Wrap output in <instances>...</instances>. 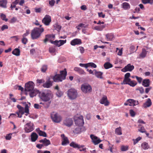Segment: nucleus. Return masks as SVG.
Listing matches in <instances>:
<instances>
[{"mask_svg": "<svg viewBox=\"0 0 153 153\" xmlns=\"http://www.w3.org/2000/svg\"><path fill=\"white\" fill-rule=\"evenodd\" d=\"M23 103L25 105V108L19 105L17 106V107L18 109V111L16 112V114L17 115V117H18L21 118L22 115L25 113V115L26 116H27L29 114V107L28 105L26 104V102H24Z\"/></svg>", "mask_w": 153, "mask_h": 153, "instance_id": "nucleus-1", "label": "nucleus"}, {"mask_svg": "<svg viewBox=\"0 0 153 153\" xmlns=\"http://www.w3.org/2000/svg\"><path fill=\"white\" fill-rule=\"evenodd\" d=\"M44 31L43 27H35L31 31V37L32 39H36L39 38Z\"/></svg>", "mask_w": 153, "mask_h": 153, "instance_id": "nucleus-2", "label": "nucleus"}, {"mask_svg": "<svg viewBox=\"0 0 153 153\" xmlns=\"http://www.w3.org/2000/svg\"><path fill=\"white\" fill-rule=\"evenodd\" d=\"M60 74H56L53 77V79L54 82H61L65 79L67 74L66 68H64L63 70L60 71Z\"/></svg>", "mask_w": 153, "mask_h": 153, "instance_id": "nucleus-3", "label": "nucleus"}, {"mask_svg": "<svg viewBox=\"0 0 153 153\" xmlns=\"http://www.w3.org/2000/svg\"><path fill=\"white\" fill-rule=\"evenodd\" d=\"M41 99L44 102L50 101L53 97V93L49 90H47L42 92L41 93Z\"/></svg>", "mask_w": 153, "mask_h": 153, "instance_id": "nucleus-4", "label": "nucleus"}, {"mask_svg": "<svg viewBox=\"0 0 153 153\" xmlns=\"http://www.w3.org/2000/svg\"><path fill=\"white\" fill-rule=\"evenodd\" d=\"M67 94L69 99L71 100L76 99L78 95L77 90L73 88L69 89L67 91Z\"/></svg>", "mask_w": 153, "mask_h": 153, "instance_id": "nucleus-5", "label": "nucleus"}, {"mask_svg": "<svg viewBox=\"0 0 153 153\" xmlns=\"http://www.w3.org/2000/svg\"><path fill=\"white\" fill-rule=\"evenodd\" d=\"M51 117L52 121L56 123L60 122L62 120L61 117L57 113L53 112L51 114Z\"/></svg>", "mask_w": 153, "mask_h": 153, "instance_id": "nucleus-6", "label": "nucleus"}, {"mask_svg": "<svg viewBox=\"0 0 153 153\" xmlns=\"http://www.w3.org/2000/svg\"><path fill=\"white\" fill-rule=\"evenodd\" d=\"M74 119L76 125L78 126H81L84 124L83 117L82 116H80L78 117L75 116Z\"/></svg>", "mask_w": 153, "mask_h": 153, "instance_id": "nucleus-7", "label": "nucleus"}, {"mask_svg": "<svg viewBox=\"0 0 153 153\" xmlns=\"http://www.w3.org/2000/svg\"><path fill=\"white\" fill-rule=\"evenodd\" d=\"M81 89L84 93H89L91 91L92 88L90 85L86 83L82 85Z\"/></svg>", "mask_w": 153, "mask_h": 153, "instance_id": "nucleus-8", "label": "nucleus"}, {"mask_svg": "<svg viewBox=\"0 0 153 153\" xmlns=\"http://www.w3.org/2000/svg\"><path fill=\"white\" fill-rule=\"evenodd\" d=\"M34 128V124L31 122H30L25 125V132L26 133H29L32 131Z\"/></svg>", "mask_w": 153, "mask_h": 153, "instance_id": "nucleus-9", "label": "nucleus"}, {"mask_svg": "<svg viewBox=\"0 0 153 153\" xmlns=\"http://www.w3.org/2000/svg\"><path fill=\"white\" fill-rule=\"evenodd\" d=\"M34 83L32 81H29L25 84V91H31L34 89Z\"/></svg>", "mask_w": 153, "mask_h": 153, "instance_id": "nucleus-10", "label": "nucleus"}, {"mask_svg": "<svg viewBox=\"0 0 153 153\" xmlns=\"http://www.w3.org/2000/svg\"><path fill=\"white\" fill-rule=\"evenodd\" d=\"M51 21V16L48 15H45L42 20V23L46 26L49 25Z\"/></svg>", "mask_w": 153, "mask_h": 153, "instance_id": "nucleus-11", "label": "nucleus"}, {"mask_svg": "<svg viewBox=\"0 0 153 153\" xmlns=\"http://www.w3.org/2000/svg\"><path fill=\"white\" fill-rule=\"evenodd\" d=\"M90 137L92 140V142L94 145H97L102 141L99 138L93 134H91Z\"/></svg>", "mask_w": 153, "mask_h": 153, "instance_id": "nucleus-12", "label": "nucleus"}, {"mask_svg": "<svg viewBox=\"0 0 153 153\" xmlns=\"http://www.w3.org/2000/svg\"><path fill=\"white\" fill-rule=\"evenodd\" d=\"M134 65H131L130 64H128L122 69L121 71L124 72L128 71H131L134 69Z\"/></svg>", "mask_w": 153, "mask_h": 153, "instance_id": "nucleus-13", "label": "nucleus"}, {"mask_svg": "<svg viewBox=\"0 0 153 153\" xmlns=\"http://www.w3.org/2000/svg\"><path fill=\"white\" fill-rule=\"evenodd\" d=\"M62 138V145L63 146H66L69 143V140L67 137H66L64 134L61 135Z\"/></svg>", "mask_w": 153, "mask_h": 153, "instance_id": "nucleus-14", "label": "nucleus"}, {"mask_svg": "<svg viewBox=\"0 0 153 153\" xmlns=\"http://www.w3.org/2000/svg\"><path fill=\"white\" fill-rule=\"evenodd\" d=\"M66 42V40H60L59 41L56 40L54 41H52L51 42L52 44H54L56 46L59 47L65 44Z\"/></svg>", "mask_w": 153, "mask_h": 153, "instance_id": "nucleus-15", "label": "nucleus"}, {"mask_svg": "<svg viewBox=\"0 0 153 153\" xmlns=\"http://www.w3.org/2000/svg\"><path fill=\"white\" fill-rule=\"evenodd\" d=\"M126 102L128 103L129 105L135 106L139 104V102L137 100H135L132 99H129L127 100Z\"/></svg>", "mask_w": 153, "mask_h": 153, "instance_id": "nucleus-16", "label": "nucleus"}, {"mask_svg": "<svg viewBox=\"0 0 153 153\" xmlns=\"http://www.w3.org/2000/svg\"><path fill=\"white\" fill-rule=\"evenodd\" d=\"M100 103L104 104L105 106H108L109 104V102L108 100L107 97L106 96H104L100 101Z\"/></svg>", "mask_w": 153, "mask_h": 153, "instance_id": "nucleus-17", "label": "nucleus"}, {"mask_svg": "<svg viewBox=\"0 0 153 153\" xmlns=\"http://www.w3.org/2000/svg\"><path fill=\"white\" fill-rule=\"evenodd\" d=\"M82 43L81 40L79 39H75L72 40L71 42V44L73 46L80 45Z\"/></svg>", "mask_w": 153, "mask_h": 153, "instance_id": "nucleus-18", "label": "nucleus"}, {"mask_svg": "<svg viewBox=\"0 0 153 153\" xmlns=\"http://www.w3.org/2000/svg\"><path fill=\"white\" fill-rule=\"evenodd\" d=\"M39 142L40 143H42L43 146H48L50 145L51 143L49 140H48L46 138H45L39 141Z\"/></svg>", "mask_w": 153, "mask_h": 153, "instance_id": "nucleus-19", "label": "nucleus"}, {"mask_svg": "<svg viewBox=\"0 0 153 153\" xmlns=\"http://www.w3.org/2000/svg\"><path fill=\"white\" fill-rule=\"evenodd\" d=\"M63 123L65 125L67 126H70L73 124V121L71 118H66L64 121Z\"/></svg>", "mask_w": 153, "mask_h": 153, "instance_id": "nucleus-20", "label": "nucleus"}, {"mask_svg": "<svg viewBox=\"0 0 153 153\" xmlns=\"http://www.w3.org/2000/svg\"><path fill=\"white\" fill-rule=\"evenodd\" d=\"M29 95L30 97L33 98L39 92V91L36 89H35L32 90L31 91H29Z\"/></svg>", "mask_w": 153, "mask_h": 153, "instance_id": "nucleus-21", "label": "nucleus"}, {"mask_svg": "<svg viewBox=\"0 0 153 153\" xmlns=\"http://www.w3.org/2000/svg\"><path fill=\"white\" fill-rule=\"evenodd\" d=\"M70 146L74 148H77L78 149H80L81 148H82L85 146L84 145H80L73 141L72 142L70 143Z\"/></svg>", "mask_w": 153, "mask_h": 153, "instance_id": "nucleus-22", "label": "nucleus"}, {"mask_svg": "<svg viewBox=\"0 0 153 153\" xmlns=\"http://www.w3.org/2000/svg\"><path fill=\"white\" fill-rule=\"evenodd\" d=\"M53 82L50 80V79L46 81L43 85V86L45 88H49L52 85Z\"/></svg>", "mask_w": 153, "mask_h": 153, "instance_id": "nucleus-23", "label": "nucleus"}, {"mask_svg": "<svg viewBox=\"0 0 153 153\" xmlns=\"http://www.w3.org/2000/svg\"><path fill=\"white\" fill-rule=\"evenodd\" d=\"M152 104V102L150 98L147 99L146 102L143 103V107L144 108H146L151 106Z\"/></svg>", "mask_w": 153, "mask_h": 153, "instance_id": "nucleus-24", "label": "nucleus"}, {"mask_svg": "<svg viewBox=\"0 0 153 153\" xmlns=\"http://www.w3.org/2000/svg\"><path fill=\"white\" fill-rule=\"evenodd\" d=\"M74 70L77 72L79 74L85 75L86 74V73L84 71L79 68L75 67L74 68Z\"/></svg>", "mask_w": 153, "mask_h": 153, "instance_id": "nucleus-25", "label": "nucleus"}, {"mask_svg": "<svg viewBox=\"0 0 153 153\" xmlns=\"http://www.w3.org/2000/svg\"><path fill=\"white\" fill-rule=\"evenodd\" d=\"M38 138V135L35 132H33L31 135V141L32 142H35Z\"/></svg>", "mask_w": 153, "mask_h": 153, "instance_id": "nucleus-26", "label": "nucleus"}, {"mask_svg": "<svg viewBox=\"0 0 153 153\" xmlns=\"http://www.w3.org/2000/svg\"><path fill=\"white\" fill-rule=\"evenodd\" d=\"M7 3V0H0V7L3 8H6Z\"/></svg>", "mask_w": 153, "mask_h": 153, "instance_id": "nucleus-27", "label": "nucleus"}, {"mask_svg": "<svg viewBox=\"0 0 153 153\" xmlns=\"http://www.w3.org/2000/svg\"><path fill=\"white\" fill-rule=\"evenodd\" d=\"M149 79H146L143 80L142 85L145 87H148L149 85Z\"/></svg>", "mask_w": 153, "mask_h": 153, "instance_id": "nucleus-28", "label": "nucleus"}, {"mask_svg": "<svg viewBox=\"0 0 153 153\" xmlns=\"http://www.w3.org/2000/svg\"><path fill=\"white\" fill-rule=\"evenodd\" d=\"M105 25H100L95 27L94 29L97 30L102 31L105 28Z\"/></svg>", "mask_w": 153, "mask_h": 153, "instance_id": "nucleus-29", "label": "nucleus"}, {"mask_svg": "<svg viewBox=\"0 0 153 153\" xmlns=\"http://www.w3.org/2000/svg\"><path fill=\"white\" fill-rule=\"evenodd\" d=\"M94 71H95V75L97 78L101 79L103 78V77L102 76L103 74L102 72L100 71H97L95 70H94Z\"/></svg>", "mask_w": 153, "mask_h": 153, "instance_id": "nucleus-30", "label": "nucleus"}, {"mask_svg": "<svg viewBox=\"0 0 153 153\" xmlns=\"http://www.w3.org/2000/svg\"><path fill=\"white\" fill-rule=\"evenodd\" d=\"M147 51L145 48H143L142 49V52L140 55V57L142 58H144L145 57L147 54Z\"/></svg>", "mask_w": 153, "mask_h": 153, "instance_id": "nucleus-31", "label": "nucleus"}, {"mask_svg": "<svg viewBox=\"0 0 153 153\" xmlns=\"http://www.w3.org/2000/svg\"><path fill=\"white\" fill-rule=\"evenodd\" d=\"M123 8L125 10L129 9L130 8L129 4L127 2H124L122 4Z\"/></svg>", "mask_w": 153, "mask_h": 153, "instance_id": "nucleus-32", "label": "nucleus"}, {"mask_svg": "<svg viewBox=\"0 0 153 153\" xmlns=\"http://www.w3.org/2000/svg\"><path fill=\"white\" fill-rule=\"evenodd\" d=\"M12 53L16 56H19L20 54V50L19 49L16 48L12 51Z\"/></svg>", "mask_w": 153, "mask_h": 153, "instance_id": "nucleus-33", "label": "nucleus"}, {"mask_svg": "<svg viewBox=\"0 0 153 153\" xmlns=\"http://www.w3.org/2000/svg\"><path fill=\"white\" fill-rule=\"evenodd\" d=\"M104 67L105 69H108L113 67V65L109 62H105L104 65Z\"/></svg>", "mask_w": 153, "mask_h": 153, "instance_id": "nucleus-34", "label": "nucleus"}, {"mask_svg": "<svg viewBox=\"0 0 153 153\" xmlns=\"http://www.w3.org/2000/svg\"><path fill=\"white\" fill-rule=\"evenodd\" d=\"M141 147L144 150L147 149L149 147L148 143L146 142H144L142 144Z\"/></svg>", "mask_w": 153, "mask_h": 153, "instance_id": "nucleus-35", "label": "nucleus"}, {"mask_svg": "<svg viewBox=\"0 0 153 153\" xmlns=\"http://www.w3.org/2000/svg\"><path fill=\"white\" fill-rule=\"evenodd\" d=\"M106 37L108 41L112 40L114 37V35L112 33H109L106 35Z\"/></svg>", "mask_w": 153, "mask_h": 153, "instance_id": "nucleus-36", "label": "nucleus"}, {"mask_svg": "<svg viewBox=\"0 0 153 153\" xmlns=\"http://www.w3.org/2000/svg\"><path fill=\"white\" fill-rule=\"evenodd\" d=\"M52 36H53V37H54V36H53V35L47 34L45 36V38L43 41L45 43H46L48 40L49 39L51 38Z\"/></svg>", "mask_w": 153, "mask_h": 153, "instance_id": "nucleus-37", "label": "nucleus"}, {"mask_svg": "<svg viewBox=\"0 0 153 153\" xmlns=\"http://www.w3.org/2000/svg\"><path fill=\"white\" fill-rule=\"evenodd\" d=\"M115 132L116 134L118 135H120L122 134L121 128L119 127L117 128L115 130Z\"/></svg>", "mask_w": 153, "mask_h": 153, "instance_id": "nucleus-38", "label": "nucleus"}, {"mask_svg": "<svg viewBox=\"0 0 153 153\" xmlns=\"http://www.w3.org/2000/svg\"><path fill=\"white\" fill-rule=\"evenodd\" d=\"M131 80V79L129 78H124L123 82L121 83V84H128L130 81Z\"/></svg>", "mask_w": 153, "mask_h": 153, "instance_id": "nucleus-39", "label": "nucleus"}, {"mask_svg": "<svg viewBox=\"0 0 153 153\" xmlns=\"http://www.w3.org/2000/svg\"><path fill=\"white\" fill-rule=\"evenodd\" d=\"M51 101H49L47 102H43V105L45 108H48L49 106L51 103Z\"/></svg>", "mask_w": 153, "mask_h": 153, "instance_id": "nucleus-40", "label": "nucleus"}, {"mask_svg": "<svg viewBox=\"0 0 153 153\" xmlns=\"http://www.w3.org/2000/svg\"><path fill=\"white\" fill-rule=\"evenodd\" d=\"M142 2L143 4L149 3L152 4L153 3V0H142Z\"/></svg>", "mask_w": 153, "mask_h": 153, "instance_id": "nucleus-41", "label": "nucleus"}, {"mask_svg": "<svg viewBox=\"0 0 153 153\" xmlns=\"http://www.w3.org/2000/svg\"><path fill=\"white\" fill-rule=\"evenodd\" d=\"M137 84L136 82L134 80L131 81L130 80V81L129 82L128 85L132 87H134Z\"/></svg>", "mask_w": 153, "mask_h": 153, "instance_id": "nucleus-42", "label": "nucleus"}, {"mask_svg": "<svg viewBox=\"0 0 153 153\" xmlns=\"http://www.w3.org/2000/svg\"><path fill=\"white\" fill-rule=\"evenodd\" d=\"M38 133L39 134V135L40 136H42L44 137H47V135L46 134V133L43 131H39V132H38Z\"/></svg>", "mask_w": 153, "mask_h": 153, "instance_id": "nucleus-43", "label": "nucleus"}, {"mask_svg": "<svg viewBox=\"0 0 153 153\" xmlns=\"http://www.w3.org/2000/svg\"><path fill=\"white\" fill-rule=\"evenodd\" d=\"M87 68L89 67H91L95 68L97 67L96 65L93 62H90L87 63Z\"/></svg>", "mask_w": 153, "mask_h": 153, "instance_id": "nucleus-44", "label": "nucleus"}, {"mask_svg": "<svg viewBox=\"0 0 153 153\" xmlns=\"http://www.w3.org/2000/svg\"><path fill=\"white\" fill-rule=\"evenodd\" d=\"M142 139V138L141 137H137L136 139H133V140L134 141L133 144L134 145L136 144L137 143H138V142L140 141V140H141Z\"/></svg>", "mask_w": 153, "mask_h": 153, "instance_id": "nucleus-45", "label": "nucleus"}, {"mask_svg": "<svg viewBox=\"0 0 153 153\" xmlns=\"http://www.w3.org/2000/svg\"><path fill=\"white\" fill-rule=\"evenodd\" d=\"M47 66L44 65L42 66L41 68V71L43 72H45L47 69Z\"/></svg>", "mask_w": 153, "mask_h": 153, "instance_id": "nucleus-46", "label": "nucleus"}, {"mask_svg": "<svg viewBox=\"0 0 153 153\" xmlns=\"http://www.w3.org/2000/svg\"><path fill=\"white\" fill-rule=\"evenodd\" d=\"M1 17L2 20H3L5 21L6 22L8 20V19L6 18V15L3 13L1 14Z\"/></svg>", "mask_w": 153, "mask_h": 153, "instance_id": "nucleus-47", "label": "nucleus"}, {"mask_svg": "<svg viewBox=\"0 0 153 153\" xmlns=\"http://www.w3.org/2000/svg\"><path fill=\"white\" fill-rule=\"evenodd\" d=\"M56 94L57 97H60L63 95V93L61 91H60L59 90H58L57 91Z\"/></svg>", "mask_w": 153, "mask_h": 153, "instance_id": "nucleus-48", "label": "nucleus"}, {"mask_svg": "<svg viewBox=\"0 0 153 153\" xmlns=\"http://www.w3.org/2000/svg\"><path fill=\"white\" fill-rule=\"evenodd\" d=\"M56 49L54 47H51L49 48V51L50 53H54Z\"/></svg>", "mask_w": 153, "mask_h": 153, "instance_id": "nucleus-49", "label": "nucleus"}, {"mask_svg": "<svg viewBox=\"0 0 153 153\" xmlns=\"http://www.w3.org/2000/svg\"><path fill=\"white\" fill-rule=\"evenodd\" d=\"M22 42L23 44L25 45L27 42V39L25 37H23L22 40Z\"/></svg>", "mask_w": 153, "mask_h": 153, "instance_id": "nucleus-50", "label": "nucleus"}, {"mask_svg": "<svg viewBox=\"0 0 153 153\" xmlns=\"http://www.w3.org/2000/svg\"><path fill=\"white\" fill-rule=\"evenodd\" d=\"M128 147L126 146H122L121 147V150L122 151H127L128 150Z\"/></svg>", "mask_w": 153, "mask_h": 153, "instance_id": "nucleus-51", "label": "nucleus"}, {"mask_svg": "<svg viewBox=\"0 0 153 153\" xmlns=\"http://www.w3.org/2000/svg\"><path fill=\"white\" fill-rule=\"evenodd\" d=\"M130 52L131 53L134 52L135 51V47L134 45H131L130 47Z\"/></svg>", "mask_w": 153, "mask_h": 153, "instance_id": "nucleus-52", "label": "nucleus"}, {"mask_svg": "<svg viewBox=\"0 0 153 153\" xmlns=\"http://www.w3.org/2000/svg\"><path fill=\"white\" fill-rule=\"evenodd\" d=\"M129 112L130 114L131 115V116L132 117H134L135 116V113L134 111L132 110L131 109L129 110Z\"/></svg>", "mask_w": 153, "mask_h": 153, "instance_id": "nucleus-53", "label": "nucleus"}, {"mask_svg": "<svg viewBox=\"0 0 153 153\" xmlns=\"http://www.w3.org/2000/svg\"><path fill=\"white\" fill-rule=\"evenodd\" d=\"M17 21V19L15 17H13L10 21V23H13L16 22Z\"/></svg>", "mask_w": 153, "mask_h": 153, "instance_id": "nucleus-54", "label": "nucleus"}, {"mask_svg": "<svg viewBox=\"0 0 153 153\" xmlns=\"http://www.w3.org/2000/svg\"><path fill=\"white\" fill-rule=\"evenodd\" d=\"M138 131L141 133H144L146 132L145 129L143 127H141L140 129H138Z\"/></svg>", "mask_w": 153, "mask_h": 153, "instance_id": "nucleus-55", "label": "nucleus"}, {"mask_svg": "<svg viewBox=\"0 0 153 153\" xmlns=\"http://www.w3.org/2000/svg\"><path fill=\"white\" fill-rule=\"evenodd\" d=\"M137 90H139L141 94H143L144 92V89L143 87H141L137 89Z\"/></svg>", "mask_w": 153, "mask_h": 153, "instance_id": "nucleus-56", "label": "nucleus"}, {"mask_svg": "<svg viewBox=\"0 0 153 153\" xmlns=\"http://www.w3.org/2000/svg\"><path fill=\"white\" fill-rule=\"evenodd\" d=\"M135 77L139 83H141L142 80V78L140 77H139L137 76H135Z\"/></svg>", "mask_w": 153, "mask_h": 153, "instance_id": "nucleus-57", "label": "nucleus"}, {"mask_svg": "<svg viewBox=\"0 0 153 153\" xmlns=\"http://www.w3.org/2000/svg\"><path fill=\"white\" fill-rule=\"evenodd\" d=\"M45 81L43 79H37V82L39 84H41L44 83Z\"/></svg>", "mask_w": 153, "mask_h": 153, "instance_id": "nucleus-58", "label": "nucleus"}, {"mask_svg": "<svg viewBox=\"0 0 153 153\" xmlns=\"http://www.w3.org/2000/svg\"><path fill=\"white\" fill-rule=\"evenodd\" d=\"M8 28V26L6 25H3L1 28L2 31L4 30L5 29H7Z\"/></svg>", "mask_w": 153, "mask_h": 153, "instance_id": "nucleus-59", "label": "nucleus"}, {"mask_svg": "<svg viewBox=\"0 0 153 153\" xmlns=\"http://www.w3.org/2000/svg\"><path fill=\"white\" fill-rule=\"evenodd\" d=\"M49 4L51 6H53L55 3V1L54 0H51L49 1Z\"/></svg>", "mask_w": 153, "mask_h": 153, "instance_id": "nucleus-60", "label": "nucleus"}, {"mask_svg": "<svg viewBox=\"0 0 153 153\" xmlns=\"http://www.w3.org/2000/svg\"><path fill=\"white\" fill-rule=\"evenodd\" d=\"M116 50H119V51L117 53V55L119 56L122 55L123 53L122 50L119 49V48H116Z\"/></svg>", "mask_w": 153, "mask_h": 153, "instance_id": "nucleus-61", "label": "nucleus"}, {"mask_svg": "<svg viewBox=\"0 0 153 153\" xmlns=\"http://www.w3.org/2000/svg\"><path fill=\"white\" fill-rule=\"evenodd\" d=\"M98 15L99 17H102V18H104L105 17V15L103 14V13L102 12L98 13Z\"/></svg>", "mask_w": 153, "mask_h": 153, "instance_id": "nucleus-62", "label": "nucleus"}, {"mask_svg": "<svg viewBox=\"0 0 153 153\" xmlns=\"http://www.w3.org/2000/svg\"><path fill=\"white\" fill-rule=\"evenodd\" d=\"M29 33V30H27L26 33L22 35L23 37H25L27 36Z\"/></svg>", "mask_w": 153, "mask_h": 153, "instance_id": "nucleus-63", "label": "nucleus"}, {"mask_svg": "<svg viewBox=\"0 0 153 153\" xmlns=\"http://www.w3.org/2000/svg\"><path fill=\"white\" fill-rule=\"evenodd\" d=\"M79 48H80L79 51H80V53H83L84 52V51H85V50H84L83 47H79Z\"/></svg>", "mask_w": 153, "mask_h": 153, "instance_id": "nucleus-64", "label": "nucleus"}]
</instances>
